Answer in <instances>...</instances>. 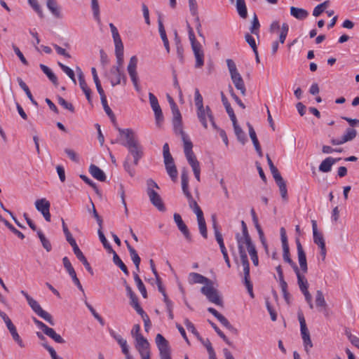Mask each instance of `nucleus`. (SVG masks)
I'll use <instances>...</instances> for the list:
<instances>
[{
  "mask_svg": "<svg viewBox=\"0 0 359 359\" xmlns=\"http://www.w3.org/2000/svg\"><path fill=\"white\" fill-rule=\"evenodd\" d=\"M118 131L121 137H123L125 141L121 144L126 147L129 153L133 157V163L137 165L139 161L143 156V149L140 145L135 133L130 128L122 129L118 128Z\"/></svg>",
  "mask_w": 359,
  "mask_h": 359,
  "instance_id": "nucleus-1",
  "label": "nucleus"
},
{
  "mask_svg": "<svg viewBox=\"0 0 359 359\" xmlns=\"http://www.w3.org/2000/svg\"><path fill=\"white\" fill-rule=\"evenodd\" d=\"M238 251L241 258V264L243 266V273H244V284L248 290V292L250 296L252 298H254L253 293V285L250 279V264L248 262V256L244 249V245H238Z\"/></svg>",
  "mask_w": 359,
  "mask_h": 359,
  "instance_id": "nucleus-2",
  "label": "nucleus"
},
{
  "mask_svg": "<svg viewBox=\"0 0 359 359\" xmlns=\"http://www.w3.org/2000/svg\"><path fill=\"white\" fill-rule=\"evenodd\" d=\"M189 38L191 42V48L196 58V68H201L204 65V52L201 44L196 40L193 29L188 25Z\"/></svg>",
  "mask_w": 359,
  "mask_h": 359,
  "instance_id": "nucleus-3",
  "label": "nucleus"
},
{
  "mask_svg": "<svg viewBox=\"0 0 359 359\" xmlns=\"http://www.w3.org/2000/svg\"><path fill=\"white\" fill-rule=\"evenodd\" d=\"M20 293L26 298L29 306L39 316L47 321L50 325H55L52 316L47 311H44L35 299L30 297L27 292L24 290H21Z\"/></svg>",
  "mask_w": 359,
  "mask_h": 359,
  "instance_id": "nucleus-4",
  "label": "nucleus"
},
{
  "mask_svg": "<svg viewBox=\"0 0 359 359\" xmlns=\"http://www.w3.org/2000/svg\"><path fill=\"white\" fill-rule=\"evenodd\" d=\"M201 292L204 294L209 302L218 305L222 306L223 302L218 292V291L214 287L213 282L211 280L210 283L207 285H204L201 288Z\"/></svg>",
  "mask_w": 359,
  "mask_h": 359,
  "instance_id": "nucleus-5",
  "label": "nucleus"
},
{
  "mask_svg": "<svg viewBox=\"0 0 359 359\" xmlns=\"http://www.w3.org/2000/svg\"><path fill=\"white\" fill-rule=\"evenodd\" d=\"M196 114L200 123L202 124L204 128H208V119L211 123L213 128H217V126L215 122L213 114L209 106H206L203 109L196 110Z\"/></svg>",
  "mask_w": 359,
  "mask_h": 359,
  "instance_id": "nucleus-6",
  "label": "nucleus"
},
{
  "mask_svg": "<svg viewBox=\"0 0 359 359\" xmlns=\"http://www.w3.org/2000/svg\"><path fill=\"white\" fill-rule=\"evenodd\" d=\"M156 344L159 350L161 359H171L170 346L168 341L161 334L156 337Z\"/></svg>",
  "mask_w": 359,
  "mask_h": 359,
  "instance_id": "nucleus-7",
  "label": "nucleus"
},
{
  "mask_svg": "<svg viewBox=\"0 0 359 359\" xmlns=\"http://www.w3.org/2000/svg\"><path fill=\"white\" fill-rule=\"evenodd\" d=\"M137 58L136 56H132L130 59L129 63L127 67V70L131 81L134 85L135 90L140 91V86L139 85V78L137 72Z\"/></svg>",
  "mask_w": 359,
  "mask_h": 359,
  "instance_id": "nucleus-8",
  "label": "nucleus"
},
{
  "mask_svg": "<svg viewBox=\"0 0 359 359\" xmlns=\"http://www.w3.org/2000/svg\"><path fill=\"white\" fill-rule=\"evenodd\" d=\"M149 99L151 107L154 112L156 123L158 126H160L163 121V115L158 101L156 97L151 93H149Z\"/></svg>",
  "mask_w": 359,
  "mask_h": 359,
  "instance_id": "nucleus-9",
  "label": "nucleus"
},
{
  "mask_svg": "<svg viewBox=\"0 0 359 359\" xmlns=\"http://www.w3.org/2000/svg\"><path fill=\"white\" fill-rule=\"evenodd\" d=\"M136 340V348L139 351L141 359H150L149 344L148 341L142 336H137Z\"/></svg>",
  "mask_w": 359,
  "mask_h": 359,
  "instance_id": "nucleus-10",
  "label": "nucleus"
},
{
  "mask_svg": "<svg viewBox=\"0 0 359 359\" xmlns=\"http://www.w3.org/2000/svg\"><path fill=\"white\" fill-rule=\"evenodd\" d=\"M110 82L111 86L121 84V81L123 85L126 84V76L123 72L119 69V67H112L110 69Z\"/></svg>",
  "mask_w": 359,
  "mask_h": 359,
  "instance_id": "nucleus-11",
  "label": "nucleus"
},
{
  "mask_svg": "<svg viewBox=\"0 0 359 359\" xmlns=\"http://www.w3.org/2000/svg\"><path fill=\"white\" fill-rule=\"evenodd\" d=\"M171 110L172 113V124L175 133L176 134H178V133H182V115L176 103H173L172 109Z\"/></svg>",
  "mask_w": 359,
  "mask_h": 359,
  "instance_id": "nucleus-12",
  "label": "nucleus"
},
{
  "mask_svg": "<svg viewBox=\"0 0 359 359\" xmlns=\"http://www.w3.org/2000/svg\"><path fill=\"white\" fill-rule=\"evenodd\" d=\"M280 239L282 243V247H283V258L284 261L288 264H292V260L291 259L290 257V249L289 245L287 243V238L286 236V231L285 229L283 227H281L280 229Z\"/></svg>",
  "mask_w": 359,
  "mask_h": 359,
  "instance_id": "nucleus-13",
  "label": "nucleus"
},
{
  "mask_svg": "<svg viewBox=\"0 0 359 359\" xmlns=\"http://www.w3.org/2000/svg\"><path fill=\"white\" fill-rule=\"evenodd\" d=\"M173 218H174V221L176 223L179 230L184 235L186 240L189 242H191L192 241L191 235L189 231L187 226L183 222L180 215L178 213H175L173 215Z\"/></svg>",
  "mask_w": 359,
  "mask_h": 359,
  "instance_id": "nucleus-14",
  "label": "nucleus"
},
{
  "mask_svg": "<svg viewBox=\"0 0 359 359\" xmlns=\"http://www.w3.org/2000/svg\"><path fill=\"white\" fill-rule=\"evenodd\" d=\"M296 244L299 266L302 272L305 273L308 271L306 254L299 238H296Z\"/></svg>",
  "mask_w": 359,
  "mask_h": 359,
  "instance_id": "nucleus-15",
  "label": "nucleus"
},
{
  "mask_svg": "<svg viewBox=\"0 0 359 359\" xmlns=\"http://www.w3.org/2000/svg\"><path fill=\"white\" fill-rule=\"evenodd\" d=\"M151 203L155 206L159 211H165V208L162 201V199L160 195L155 191H149V194H147Z\"/></svg>",
  "mask_w": 359,
  "mask_h": 359,
  "instance_id": "nucleus-16",
  "label": "nucleus"
},
{
  "mask_svg": "<svg viewBox=\"0 0 359 359\" xmlns=\"http://www.w3.org/2000/svg\"><path fill=\"white\" fill-rule=\"evenodd\" d=\"M188 278L189 283L190 284L202 283L205 284V285H207L208 283H210L211 281V280L203 276V275L195 272L190 273L189 274Z\"/></svg>",
  "mask_w": 359,
  "mask_h": 359,
  "instance_id": "nucleus-17",
  "label": "nucleus"
},
{
  "mask_svg": "<svg viewBox=\"0 0 359 359\" xmlns=\"http://www.w3.org/2000/svg\"><path fill=\"white\" fill-rule=\"evenodd\" d=\"M235 88L241 92L243 96L246 95V88L243 79L240 74L231 76Z\"/></svg>",
  "mask_w": 359,
  "mask_h": 359,
  "instance_id": "nucleus-18",
  "label": "nucleus"
},
{
  "mask_svg": "<svg viewBox=\"0 0 359 359\" xmlns=\"http://www.w3.org/2000/svg\"><path fill=\"white\" fill-rule=\"evenodd\" d=\"M89 172L91 175L100 182H104L106 180V175L102 170L98 166L91 164L89 167Z\"/></svg>",
  "mask_w": 359,
  "mask_h": 359,
  "instance_id": "nucleus-19",
  "label": "nucleus"
},
{
  "mask_svg": "<svg viewBox=\"0 0 359 359\" xmlns=\"http://www.w3.org/2000/svg\"><path fill=\"white\" fill-rule=\"evenodd\" d=\"M46 5L53 15L56 18H62V15L60 11V8L58 6L56 0H47Z\"/></svg>",
  "mask_w": 359,
  "mask_h": 359,
  "instance_id": "nucleus-20",
  "label": "nucleus"
},
{
  "mask_svg": "<svg viewBox=\"0 0 359 359\" xmlns=\"http://www.w3.org/2000/svg\"><path fill=\"white\" fill-rule=\"evenodd\" d=\"M298 320L300 324V330L302 340L311 338L309 331L306 327L305 318L302 312L298 313Z\"/></svg>",
  "mask_w": 359,
  "mask_h": 359,
  "instance_id": "nucleus-21",
  "label": "nucleus"
},
{
  "mask_svg": "<svg viewBox=\"0 0 359 359\" xmlns=\"http://www.w3.org/2000/svg\"><path fill=\"white\" fill-rule=\"evenodd\" d=\"M290 15L297 20H302L309 16V12L301 8L290 7Z\"/></svg>",
  "mask_w": 359,
  "mask_h": 359,
  "instance_id": "nucleus-22",
  "label": "nucleus"
},
{
  "mask_svg": "<svg viewBox=\"0 0 359 359\" xmlns=\"http://www.w3.org/2000/svg\"><path fill=\"white\" fill-rule=\"evenodd\" d=\"M235 134L238 140L244 144L247 140L245 133L243 131L242 128L237 124L236 118L235 119H231Z\"/></svg>",
  "mask_w": 359,
  "mask_h": 359,
  "instance_id": "nucleus-23",
  "label": "nucleus"
},
{
  "mask_svg": "<svg viewBox=\"0 0 359 359\" xmlns=\"http://www.w3.org/2000/svg\"><path fill=\"white\" fill-rule=\"evenodd\" d=\"M217 242L218 243L219 245V248H220V250H221V252L223 255V257H224V259L227 265V266L229 268L231 267V263H230V260H229V256H228V253H227V250L225 248V245H224V240H223V237H222V235H217V239H216Z\"/></svg>",
  "mask_w": 359,
  "mask_h": 359,
  "instance_id": "nucleus-24",
  "label": "nucleus"
},
{
  "mask_svg": "<svg viewBox=\"0 0 359 359\" xmlns=\"http://www.w3.org/2000/svg\"><path fill=\"white\" fill-rule=\"evenodd\" d=\"M182 189L185 196H190L191 194L189 191V176L187 171L184 169L181 174Z\"/></svg>",
  "mask_w": 359,
  "mask_h": 359,
  "instance_id": "nucleus-25",
  "label": "nucleus"
},
{
  "mask_svg": "<svg viewBox=\"0 0 359 359\" xmlns=\"http://www.w3.org/2000/svg\"><path fill=\"white\" fill-rule=\"evenodd\" d=\"M336 163V160L332 157H327L323 160L319 165V170L323 172H328L331 171L332 166Z\"/></svg>",
  "mask_w": 359,
  "mask_h": 359,
  "instance_id": "nucleus-26",
  "label": "nucleus"
},
{
  "mask_svg": "<svg viewBox=\"0 0 359 359\" xmlns=\"http://www.w3.org/2000/svg\"><path fill=\"white\" fill-rule=\"evenodd\" d=\"M248 251L249 252V255L250 256V258L252 261V263L255 266H258L259 264V259L257 256V252L256 250L255 245L252 243V242H250V243H245Z\"/></svg>",
  "mask_w": 359,
  "mask_h": 359,
  "instance_id": "nucleus-27",
  "label": "nucleus"
},
{
  "mask_svg": "<svg viewBox=\"0 0 359 359\" xmlns=\"http://www.w3.org/2000/svg\"><path fill=\"white\" fill-rule=\"evenodd\" d=\"M199 215L196 216L197 217V222L198 224V229L201 234L204 238H207L208 237V231H207V227H206V223L205 220L203 217V214H198Z\"/></svg>",
  "mask_w": 359,
  "mask_h": 359,
  "instance_id": "nucleus-28",
  "label": "nucleus"
},
{
  "mask_svg": "<svg viewBox=\"0 0 359 359\" xmlns=\"http://www.w3.org/2000/svg\"><path fill=\"white\" fill-rule=\"evenodd\" d=\"M50 202L46 198L38 199L35 201L36 209L41 213L46 212L47 210H50Z\"/></svg>",
  "mask_w": 359,
  "mask_h": 359,
  "instance_id": "nucleus-29",
  "label": "nucleus"
},
{
  "mask_svg": "<svg viewBox=\"0 0 359 359\" xmlns=\"http://www.w3.org/2000/svg\"><path fill=\"white\" fill-rule=\"evenodd\" d=\"M41 69L43 71V72L48 76V78L51 81V82L55 85L57 86V76L55 75V74L51 71L50 69H49L47 66L45 65L41 64L39 65Z\"/></svg>",
  "mask_w": 359,
  "mask_h": 359,
  "instance_id": "nucleus-30",
  "label": "nucleus"
},
{
  "mask_svg": "<svg viewBox=\"0 0 359 359\" xmlns=\"http://www.w3.org/2000/svg\"><path fill=\"white\" fill-rule=\"evenodd\" d=\"M221 98H222V102L226 109V111L230 117V119L231 120L235 119V118H236V117L234 114L233 109L231 107V104H229L227 98L226 97V96L224 95L223 92H221Z\"/></svg>",
  "mask_w": 359,
  "mask_h": 359,
  "instance_id": "nucleus-31",
  "label": "nucleus"
},
{
  "mask_svg": "<svg viewBox=\"0 0 359 359\" xmlns=\"http://www.w3.org/2000/svg\"><path fill=\"white\" fill-rule=\"evenodd\" d=\"M133 276H134L135 282L136 283V285H137V287L138 290L141 292L142 297L144 298H147V290H146V287H145L143 282L140 279V278L138 276L137 272H134L133 273Z\"/></svg>",
  "mask_w": 359,
  "mask_h": 359,
  "instance_id": "nucleus-32",
  "label": "nucleus"
},
{
  "mask_svg": "<svg viewBox=\"0 0 359 359\" xmlns=\"http://www.w3.org/2000/svg\"><path fill=\"white\" fill-rule=\"evenodd\" d=\"M236 6L239 15L242 18H245L248 15V12L245 0H236Z\"/></svg>",
  "mask_w": 359,
  "mask_h": 359,
  "instance_id": "nucleus-33",
  "label": "nucleus"
},
{
  "mask_svg": "<svg viewBox=\"0 0 359 359\" xmlns=\"http://www.w3.org/2000/svg\"><path fill=\"white\" fill-rule=\"evenodd\" d=\"M111 254H113L114 263L116 266H118L126 275L128 276L129 274V272H128V268L126 266V264L122 262V260L121 259V258L118 257V255L116 254V252L115 251H114V252H111Z\"/></svg>",
  "mask_w": 359,
  "mask_h": 359,
  "instance_id": "nucleus-34",
  "label": "nucleus"
},
{
  "mask_svg": "<svg viewBox=\"0 0 359 359\" xmlns=\"http://www.w3.org/2000/svg\"><path fill=\"white\" fill-rule=\"evenodd\" d=\"M316 304L318 308L326 309L327 303L325 302L323 293L321 290H317L316 294Z\"/></svg>",
  "mask_w": 359,
  "mask_h": 359,
  "instance_id": "nucleus-35",
  "label": "nucleus"
},
{
  "mask_svg": "<svg viewBox=\"0 0 359 359\" xmlns=\"http://www.w3.org/2000/svg\"><path fill=\"white\" fill-rule=\"evenodd\" d=\"M188 202L189 208L194 212V213L196 215V216L199 215L198 214H203V211L198 205L197 202L193 198L192 195L191 194L190 196H186Z\"/></svg>",
  "mask_w": 359,
  "mask_h": 359,
  "instance_id": "nucleus-36",
  "label": "nucleus"
},
{
  "mask_svg": "<svg viewBox=\"0 0 359 359\" xmlns=\"http://www.w3.org/2000/svg\"><path fill=\"white\" fill-rule=\"evenodd\" d=\"M44 334L50 337L57 343H65V340L62 339V337L60 334H57L53 328L48 327Z\"/></svg>",
  "mask_w": 359,
  "mask_h": 359,
  "instance_id": "nucleus-37",
  "label": "nucleus"
},
{
  "mask_svg": "<svg viewBox=\"0 0 359 359\" xmlns=\"http://www.w3.org/2000/svg\"><path fill=\"white\" fill-rule=\"evenodd\" d=\"M166 171L168 175L170 177L173 182H175L177 179V170L175 165V163L165 165Z\"/></svg>",
  "mask_w": 359,
  "mask_h": 359,
  "instance_id": "nucleus-38",
  "label": "nucleus"
},
{
  "mask_svg": "<svg viewBox=\"0 0 359 359\" xmlns=\"http://www.w3.org/2000/svg\"><path fill=\"white\" fill-rule=\"evenodd\" d=\"M129 252L133 262L134 263L136 271L138 272L140 271V264L141 262V259L138 255L137 252L133 248H129Z\"/></svg>",
  "mask_w": 359,
  "mask_h": 359,
  "instance_id": "nucleus-39",
  "label": "nucleus"
},
{
  "mask_svg": "<svg viewBox=\"0 0 359 359\" xmlns=\"http://www.w3.org/2000/svg\"><path fill=\"white\" fill-rule=\"evenodd\" d=\"M97 233H98L100 240L102 242L104 248L108 251L109 253L114 252V250L111 248L109 243L107 241L104 233L102 231V229H99L97 231Z\"/></svg>",
  "mask_w": 359,
  "mask_h": 359,
  "instance_id": "nucleus-40",
  "label": "nucleus"
},
{
  "mask_svg": "<svg viewBox=\"0 0 359 359\" xmlns=\"http://www.w3.org/2000/svg\"><path fill=\"white\" fill-rule=\"evenodd\" d=\"M248 129H249V135L252 140V142L254 144L255 150L259 149V142L258 141V139L257 137L256 133L253 128V127L250 124L248 123Z\"/></svg>",
  "mask_w": 359,
  "mask_h": 359,
  "instance_id": "nucleus-41",
  "label": "nucleus"
},
{
  "mask_svg": "<svg viewBox=\"0 0 359 359\" xmlns=\"http://www.w3.org/2000/svg\"><path fill=\"white\" fill-rule=\"evenodd\" d=\"M357 135V131L352 128H348L346 130L345 134L342 136L341 139L343 140V142L345 143L348 141L353 140Z\"/></svg>",
  "mask_w": 359,
  "mask_h": 359,
  "instance_id": "nucleus-42",
  "label": "nucleus"
},
{
  "mask_svg": "<svg viewBox=\"0 0 359 359\" xmlns=\"http://www.w3.org/2000/svg\"><path fill=\"white\" fill-rule=\"evenodd\" d=\"M37 234L43 247L46 250L47 252H50L52 249L50 241L45 237L44 234L41 230L37 231Z\"/></svg>",
  "mask_w": 359,
  "mask_h": 359,
  "instance_id": "nucleus-43",
  "label": "nucleus"
},
{
  "mask_svg": "<svg viewBox=\"0 0 359 359\" xmlns=\"http://www.w3.org/2000/svg\"><path fill=\"white\" fill-rule=\"evenodd\" d=\"M14 234H15L20 239L25 238V235L17 229H15L8 221L5 219L1 217V219H0Z\"/></svg>",
  "mask_w": 359,
  "mask_h": 359,
  "instance_id": "nucleus-44",
  "label": "nucleus"
},
{
  "mask_svg": "<svg viewBox=\"0 0 359 359\" xmlns=\"http://www.w3.org/2000/svg\"><path fill=\"white\" fill-rule=\"evenodd\" d=\"M178 134H180L181 135L182 140L184 143V151L186 152V151H192V147H193L192 142L188 138V137L187 136L185 133L184 131H182V133H178Z\"/></svg>",
  "mask_w": 359,
  "mask_h": 359,
  "instance_id": "nucleus-45",
  "label": "nucleus"
},
{
  "mask_svg": "<svg viewBox=\"0 0 359 359\" xmlns=\"http://www.w3.org/2000/svg\"><path fill=\"white\" fill-rule=\"evenodd\" d=\"M259 27H260L259 22L258 20L257 15L255 14L253 16L252 22V25L250 27V33L254 35H256L257 37H259Z\"/></svg>",
  "mask_w": 359,
  "mask_h": 359,
  "instance_id": "nucleus-46",
  "label": "nucleus"
},
{
  "mask_svg": "<svg viewBox=\"0 0 359 359\" xmlns=\"http://www.w3.org/2000/svg\"><path fill=\"white\" fill-rule=\"evenodd\" d=\"M91 8L93 10L94 18L98 23H100V6H99L97 0H91Z\"/></svg>",
  "mask_w": 359,
  "mask_h": 359,
  "instance_id": "nucleus-47",
  "label": "nucleus"
},
{
  "mask_svg": "<svg viewBox=\"0 0 359 359\" xmlns=\"http://www.w3.org/2000/svg\"><path fill=\"white\" fill-rule=\"evenodd\" d=\"M58 65L62 69V70L69 76V78L74 82V83L76 84V81L75 79L74 71L69 67L63 65L60 62H58Z\"/></svg>",
  "mask_w": 359,
  "mask_h": 359,
  "instance_id": "nucleus-48",
  "label": "nucleus"
},
{
  "mask_svg": "<svg viewBox=\"0 0 359 359\" xmlns=\"http://www.w3.org/2000/svg\"><path fill=\"white\" fill-rule=\"evenodd\" d=\"M76 72H77V74H78L79 86H80L81 88L82 89V90L85 91V90H89L90 88H88V86L85 81L84 75H83V73L81 71V69L79 67H77Z\"/></svg>",
  "mask_w": 359,
  "mask_h": 359,
  "instance_id": "nucleus-49",
  "label": "nucleus"
},
{
  "mask_svg": "<svg viewBox=\"0 0 359 359\" xmlns=\"http://www.w3.org/2000/svg\"><path fill=\"white\" fill-rule=\"evenodd\" d=\"M202 343L204 345V346H205L208 352L209 359H217L215 352L212 346L210 340L206 339L205 340L202 341Z\"/></svg>",
  "mask_w": 359,
  "mask_h": 359,
  "instance_id": "nucleus-50",
  "label": "nucleus"
},
{
  "mask_svg": "<svg viewBox=\"0 0 359 359\" xmlns=\"http://www.w3.org/2000/svg\"><path fill=\"white\" fill-rule=\"evenodd\" d=\"M297 283L299 287V289L302 291L308 290L309 288V283L307 279L304 276V275H298L297 277Z\"/></svg>",
  "mask_w": 359,
  "mask_h": 359,
  "instance_id": "nucleus-51",
  "label": "nucleus"
},
{
  "mask_svg": "<svg viewBox=\"0 0 359 359\" xmlns=\"http://www.w3.org/2000/svg\"><path fill=\"white\" fill-rule=\"evenodd\" d=\"M226 65H227V67H228V69L229 71L231 76H234L236 74H240L238 72L236 65V64H235V62H233V60L227 59L226 60Z\"/></svg>",
  "mask_w": 359,
  "mask_h": 359,
  "instance_id": "nucleus-52",
  "label": "nucleus"
},
{
  "mask_svg": "<svg viewBox=\"0 0 359 359\" xmlns=\"http://www.w3.org/2000/svg\"><path fill=\"white\" fill-rule=\"evenodd\" d=\"M124 284L126 286V290L127 292L128 295L129 296L130 299V304L131 306L133 304H135V302H138V298L133 291L132 288L127 284L126 281H124Z\"/></svg>",
  "mask_w": 359,
  "mask_h": 359,
  "instance_id": "nucleus-53",
  "label": "nucleus"
},
{
  "mask_svg": "<svg viewBox=\"0 0 359 359\" xmlns=\"http://www.w3.org/2000/svg\"><path fill=\"white\" fill-rule=\"evenodd\" d=\"M217 320L221 323V324L224 326L226 328H227L229 330L236 332L237 330L231 325V323L229 322V320L223 316L221 315Z\"/></svg>",
  "mask_w": 359,
  "mask_h": 359,
  "instance_id": "nucleus-54",
  "label": "nucleus"
},
{
  "mask_svg": "<svg viewBox=\"0 0 359 359\" xmlns=\"http://www.w3.org/2000/svg\"><path fill=\"white\" fill-rule=\"evenodd\" d=\"M77 259L81 262H82V264L84 265L86 269L91 274L93 275V269L92 267L90 266L89 262H88L87 259L86 258V257L84 256V255L82 253H81L80 255H79L78 256H76Z\"/></svg>",
  "mask_w": 359,
  "mask_h": 359,
  "instance_id": "nucleus-55",
  "label": "nucleus"
},
{
  "mask_svg": "<svg viewBox=\"0 0 359 359\" xmlns=\"http://www.w3.org/2000/svg\"><path fill=\"white\" fill-rule=\"evenodd\" d=\"M195 104L198 109H203L204 107L203 102V97L199 93V90L198 88L195 89Z\"/></svg>",
  "mask_w": 359,
  "mask_h": 359,
  "instance_id": "nucleus-56",
  "label": "nucleus"
},
{
  "mask_svg": "<svg viewBox=\"0 0 359 359\" xmlns=\"http://www.w3.org/2000/svg\"><path fill=\"white\" fill-rule=\"evenodd\" d=\"M57 102L60 105L63 107L65 109H68L71 112L74 111V107L72 104L67 102L63 97L58 96Z\"/></svg>",
  "mask_w": 359,
  "mask_h": 359,
  "instance_id": "nucleus-57",
  "label": "nucleus"
},
{
  "mask_svg": "<svg viewBox=\"0 0 359 359\" xmlns=\"http://www.w3.org/2000/svg\"><path fill=\"white\" fill-rule=\"evenodd\" d=\"M277 185L279 187V191L281 195L283 200L285 201H287V190L286 187V183L285 181L282 182L277 183Z\"/></svg>",
  "mask_w": 359,
  "mask_h": 359,
  "instance_id": "nucleus-58",
  "label": "nucleus"
},
{
  "mask_svg": "<svg viewBox=\"0 0 359 359\" xmlns=\"http://www.w3.org/2000/svg\"><path fill=\"white\" fill-rule=\"evenodd\" d=\"M210 324L211 325L212 327L215 330V331L217 332V334L229 345H231V342L228 339V338L226 337V335L219 330V328L212 323V321L209 320Z\"/></svg>",
  "mask_w": 359,
  "mask_h": 359,
  "instance_id": "nucleus-59",
  "label": "nucleus"
},
{
  "mask_svg": "<svg viewBox=\"0 0 359 359\" xmlns=\"http://www.w3.org/2000/svg\"><path fill=\"white\" fill-rule=\"evenodd\" d=\"M313 234V241L319 247L325 245V240L322 233L319 232H315Z\"/></svg>",
  "mask_w": 359,
  "mask_h": 359,
  "instance_id": "nucleus-60",
  "label": "nucleus"
},
{
  "mask_svg": "<svg viewBox=\"0 0 359 359\" xmlns=\"http://www.w3.org/2000/svg\"><path fill=\"white\" fill-rule=\"evenodd\" d=\"M29 4L33 8V9L38 13V15L41 17H43V11L39 6L37 0H28Z\"/></svg>",
  "mask_w": 359,
  "mask_h": 359,
  "instance_id": "nucleus-61",
  "label": "nucleus"
},
{
  "mask_svg": "<svg viewBox=\"0 0 359 359\" xmlns=\"http://www.w3.org/2000/svg\"><path fill=\"white\" fill-rule=\"evenodd\" d=\"M245 39L249 46L252 48L253 52H257V47L254 37H252L250 34L247 33L245 35Z\"/></svg>",
  "mask_w": 359,
  "mask_h": 359,
  "instance_id": "nucleus-62",
  "label": "nucleus"
},
{
  "mask_svg": "<svg viewBox=\"0 0 359 359\" xmlns=\"http://www.w3.org/2000/svg\"><path fill=\"white\" fill-rule=\"evenodd\" d=\"M13 339H14L15 341H16L18 343V344L21 347V348H24L25 347V344L23 343L22 340L21 339L20 335L18 334V332H17V330L16 328H15L14 330H11L9 331Z\"/></svg>",
  "mask_w": 359,
  "mask_h": 359,
  "instance_id": "nucleus-63",
  "label": "nucleus"
},
{
  "mask_svg": "<svg viewBox=\"0 0 359 359\" xmlns=\"http://www.w3.org/2000/svg\"><path fill=\"white\" fill-rule=\"evenodd\" d=\"M80 177L88 185H90L96 192L97 194H100V191L95 182H93L90 178H88L86 175H81Z\"/></svg>",
  "mask_w": 359,
  "mask_h": 359,
  "instance_id": "nucleus-64",
  "label": "nucleus"
}]
</instances>
